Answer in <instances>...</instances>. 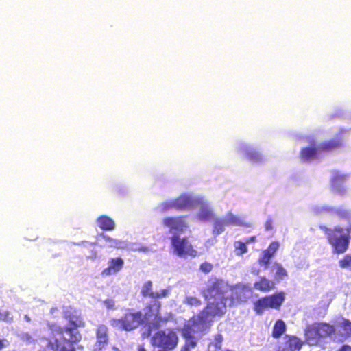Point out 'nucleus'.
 Listing matches in <instances>:
<instances>
[{
  "instance_id": "nucleus-39",
  "label": "nucleus",
  "mask_w": 351,
  "mask_h": 351,
  "mask_svg": "<svg viewBox=\"0 0 351 351\" xmlns=\"http://www.w3.org/2000/svg\"><path fill=\"white\" fill-rule=\"evenodd\" d=\"M339 213V215L343 218H349L350 216V214L348 211H339L338 212Z\"/></svg>"
},
{
  "instance_id": "nucleus-7",
  "label": "nucleus",
  "mask_w": 351,
  "mask_h": 351,
  "mask_svg": "<svg viewBox=\"0 0 351 351\" xmlns=\"http://www.w3.org/2000/svg\"><path fill=\"white\" fill-rule=\"evenodd\" d=\"M226 311L225 300L208 302L204 309L196 316H193L195 324H206L211 322L214 317L223 316Z\"/></svg>"
},
{
  "instance_id": "nucleus-46",
  "label": "nucleus",
  "mask_w": 351,
  "mask_h": 351,
  "mask_svg": "<svg viewBox=\"0 0 351 351\" xmlns=\"http://www.w3.org/2000/svg\"><path fill=\"white\" fill-rule=\"evenodd\" d=\"M165 219H169V220H171V219H177L175 217H167Z\"/></svg>"
},
{
  "instance_id": "nucleus-12",
  "label": "nucleus",
  "mask_w": 351,
  "mask_h": 351,
  "mask_svg": "<svg viewBox=\"0 0 351 351\" xmlns=\"http://www.w3.org/2000/svg\"><path fill=\"white\" fill-rule=\"evenodd\" d=\"M280 247L278 241H272L268 247L263 250L262 256L258 258V263L260 265L267 268Z\"/></svg>"
},
{
  "instance_id": "nucleus-5",
  "label": "nucleus",
  "mask_w": 351,
  "mask_h": 351,
  "mask_svg": "<svg viewBox=\"0 0 351 351\" xmlns=\"http://www.w3.org/2000/svg\"><path fill=\"white\" fill-rule=\"evenodd\" d=\"M321 229L325 234L327 241L332 247L334 254H342L348 250L350 237L349 233L344 232L343 228H328L326 226H321Z\"/></svg>"
},
{
  "instance_id": "nucleus-47",
  "label": "nucleus",
  "mask_w": 351,
  "mask_h": 351,
  "mask_svg": "<svg viewBox=\"0 0 351 351\" xmlns=\"http://www.w3.org/2000/svg\"><path fill=\"white\" fill-rule=\"evenodd\" d=\"M350 232H351V226L347 229V232L349 233Z\"/></svg>"
},
{
  "instance_id": "nucleus-1",
  "label": "nucleus",
  "mask_w": 351,
  "mask_h": 351,
  "mask_svg": "<svg viewBox=\"0 0 351 351\" xmlns=\"http://www.w3.org/2000/svg\"><path fill=\"white\" fill-rule=\"evenodd\" d=\"M63 317L68 322L69 326H61L55 323L48 324V328L53 335H58L60 339H49L47 347L52 351H76L75 345L80 343L82 339V334L78 330L85 326L81 315L72 308H69L63 312Z\"/></svg>"
},
{
  "instance_id": "nucleus-36",
  "label": "nucleus",
  "mask_w": 351,
  "mask_h": 351,
  "mask_svg": "<svg viewBox=\"0 0 351 351\" xmlns=\"http://www.w3.org/2000/svg\"><path fill=\"white\" fill-rule=\"evenodd\" d=\"M102 239H104L106 241H108L109 242L110 245L109 246L110 247H115L117 245V242L116 240H114V239L104 234H101L99 235Z\"/></svg>"
},
{
  "instance_id": "nucleus-11",
  "label": "nucleus",
  "mask_w": 351,
  "mask_h": 351,
  "mask_svg": "<svg viewBox=\"0 0 351 351\" xmlns=\"http://www.w3.org/2000/svg\"><path fill=\"white\" fill-rule=\"evenodd\" d=\"M95 335L96 342L95 344V350L100 351L108 343V327L104 324L99 325L96 329Z\"/></svg>"
},
{
  "instance_id": "nucleus-10",
  "label": "nucleus",
  "mask_w": 351,
  "mask_h": 351,
  "mask_svg": "<svg viewBox=\"0 0 351 351\" xmlns=\"http://www.w3.org/2000/svg\"><path fill=\"white\" fill-rule=\"evenodd\" d=\"M204 292L206 298L226 300L223 296V282L221 280H210Z\"/></svg>"
},
{
  "instance_id": "nucleus-8",
  "label": "nucleus",
  "mask_w": 351,
  "mask_h": 351,
  "mask_svg": "<svg viewBox=\"0 0 351 351\" xmlns=\"http://www.w3.org/2000/svg\"><path fill=\"white\" fill-rule=\"evenodd\" d=\"M179 342L177 332L173 328L160 330L152 337V344L165 350H173Z\"/></svg>"
},
{
  "instance_id": "nucleus-24",
  "label": "nucleus",
  "mask_w": 351,
  "mask_h": 351,
  "mask_svg": "<svg viewBox=\"0 0 351 351\" xmlns=\"http://www.w3.org/2000/svg\"><path fill=\"white\" fill-rule=\"evenodd\" d=\"M287 343L291 351H299L303 346V341L295 336H287Z\"/></svg>"
},
{
  "instance_id": "nucleus-23",
  "label": "nucleus",
  "mask_w": 351,
  "mask_h": 351,
  "mask_svg": "<svg viewBox=\"0 0 351 351\" xmlns=\"http://www.w3.org/2000/svg\"><path fill=\"white\" fill-rule=\"evenodd\" d=\"M191 321L192 323H186L184 324L183 327L181 329V335L183 338H190L191 337L194 336L195 330L193 326H204V324H195L193 322V317L191 318Z\"/></svg>"
},
{
  "instance_id": "nucleus-27",
  "label": "nucleus",
  "mask_w": 351,
  "mask_h": 351,
  "mask_svg": "<svg viewBox=\"0 0 351 351\" xmlns=\"http://www.w3.org/2000/svg\"><path fill=\"white\" fill-rule=\"evenodd\" d=\"M184 339H185V343L181 348L180 351H191V349L197 346V340L195 336Z\"/></svg>"
},
{
  "instance_id": "nucleus-20",
  "label": "nucleus",
  "mask_w": 351,
  "mask_h": 351,
  "mask_svg": "<svg viewBox=\"0 0 351 351\" xmlns=\"http://www.w3.org/2000/svg\"><path fill=\"white\" fill-rule=\"evenodd\" d=\"M346 180L344 175H335L331 180L332 189L335 193L343 194L344 190L341 187V184Z\"/></svg>"
},
{
  "instance_id": "nucleus-22",
  "label": "nucleus",
  "mask_w": 351,
  "mask_h": 351,
  "mask_svg": "<svg viewBox=\"0 0 351 351\" xmlns=\"http://www.w3.org/2000/svg\"><path fill=\"white\" fill-rule=\"evenodd\" d=\"M286 331V324L282 319L276 321L272 330V337L275 339L280 337Z\"/></svg>"
},
{
  "instance_id": "nucleus-13",
  "label": "nucleus",
  "mask_w": 351,
  "mask_h": 351,
  "mask_svg": "<svg viewBox=\"0 0 351 351\" xmlns=\"http://www.w3.org/2000/svg\"><path fill=\"white\" fill-rule=\"evenodd\" d=\"M152 282L146 281L142 287L141 294L143 298H150L155 300L161 299L167 296L169 291L167 289H162L159 292H154L152 291Z\"/></svg>"
},
{
  "instance_id": "nucleus-41",
  "label": "nucleus",
  "mask_w": 351,
  "mask_h": 351,
  "mask_svg": "<svg viewBox=\"0 0 351 351\" xmlns=\"http://www.w3.org/2000/svg\"><path fill=\"white\" fill-rule=\"evenodd\" d=\"M97 219H111L107 215H100L97 217Z\"/></svg>"
},
{
  "instance_id": "nucleus-25",
  "label": "nucleus",
  "mask_w": 351,
  "mask_h": 351,
  "mask_svg": "<svg viewBox=\"0 0 351 351\" xmlns=\"http://www.w3.org/2000/svg\"><path fill=\"white\" fill-rule=\"evenodd\" d=\"M245 157L253 163L259 162L262 160L261 154L252 149H246L245 150Z\"/></svg>"
},
{
  "instance_id": "nucleus-9",
  "label": "nucleus",
  "mask_w": 351,
  "mask_h": 351,
  "mask_svg": "<svg viewBox=\"0 0 351 351\" xmlns=\"http://www.w3.org/2000/svg\"><path fill=\"white\" fill-rule=\"evenodd\" d=\"M335 332L336 328L333 325L326 322H317L306 326L305 335L308 340L318 341L321 338L330 337Z\"/></svg>"
},
{
  "instance_id": "nucleus-30",
  "label": "nucleus",
  "mask_w": 351,
  "mask_h": 351,
  "mask_svg": "<svg viewBox=\"0 0 351 351\" xmlns=\"http://www.w3.org/2000/svg\"><path fill=\"white\" fill-rule=\"evenodd\" d=\"M99 226L104 230H112L115 227L114 221H99Z\"/></svg>"
},
{
  "instance_id": "nucleus-26",
  "label": "nucleus",
  "mask_w": 351,
  "mask_h": 351,
  "mask_svg": "<svg viewBox=\"0 0 351 351\" xmlns=\"http://www.w3.org/2000/svg\"><path fill=\"white\" fill-rule=\"evenodd\" d=\"M223 337L221 334H217L214 336V341L209 343L207 351H219L221 348Z\"/></svg>"
},
{
  "instance_id": "nucleus-18",
  "label": "nucleus",
  "mask_w": 351,
  "mask_h": 351,
  "mask_svg": "<svg viewBox=\"0 0 351 351\" xmlns=\"http://www.w3.org/2000/svg\"><path fill=\"white\" fill-rule=\"evenodd\" d=\"M318 153H320L318 150V147H304L301 149L300 152V158L302 162H309L315 159L317 156Z\"/></svg>"
},
{
  "instance_id": "nucleus-4",
  "label": "nucleus",
  "mask_w": 351,
  "mask_h": 351,
  "mask_svg": "<svg viewBox=\"0 0 351 351\" xmlns=\"http://www.w3.org/2000/svg\"><path fill=\"white\" fill-rule=\"evenodd\" d=\"M175 210L188 211L199 208L201 219H214L215 215L209 204L200 198H193L186 195H181L174 199Z\"/></svg>"
},
{
  "instance_id": "nucleus-31",
  "label": "nucleus",
  "mask_w": 351,
  "mask_h": 351,
  "mask_svg": "<svg viewBox=\"0 0 351 351\" xmlns=\"http://www.w3.org/2000/svg\"><path fill=\"white\" fill-rule=\"evenodd\" d=\"M160 211L166 212L170 210H175L174 199L170 202H165L160 206Z\"/></svg>"
},
{
  "instance_id": "nucleus-16",
  "label": "nucleus",
  "mask_w": 351,
  "mask_h": 351,
  "mask_svg": "<svg viewBox=\"0 0 351 351\" xmlns=\"http://www.w3.org/2000/svg\"><path fill=\"white\" fill-rule=\"evenodd\" d=\"M253 287L260 292L268 293L275 289V282L265 276H261L258 280L254 283Z\"/></svg>"
},
{
  "instance_id": "nucleus-42",
  "label": "nucleus",
  "mask_w": 351,
  "mask_h": 351,
  "mask_svg": "<svg viewBox=\"0 0 351 351\" xmlns=\"http://www.w3.org/2000/svg\"><path fill=\"white\" fill-rule=\"evenodd\" d=\"M5 347V345L4 343V341L0 339V350L3 349Z\"/></svg>"
},
{
  "instance_id": "nucleus-21",
  "label": "nucleus",
  "mask_w": 351,
  "mask_h": 351,
  "mask_svg": "<svg viewBox=\"0 0 351 351\" xmlns=\"http://www.w3.org/2000/svg\"><path fill=\"white\" fill-rule=\"evenodd\" d=\"M267 308H270L267 299L265 298V296L256 300L254 302L253 309L257 315H262Z\"/></svg>"
},
{
  "instance_id": "nucleus-38",
  "label": "nucleus",
  "mask_w": 351,
  "mask_h": 351,
  "mask_svg": "<svg viewBox=\"0 0 351 351\" xmlns=\"http://www.w3.org/2000/svg\"><path fill=\"white\" fill-rule=\"evenodd\" d=\"M337 351H351V346L349 345H343Z\"/></svg>"
},
{
  "instance_id": "nucleus-35",
  "label": "nucleus",
  "mask_w": 351,
  "mask_h": 351,
  "mask_svg": "<svg viewBox=\"0 0 351 351\" xmlns=\"http://www.w3.org/2000/svg\"><path fill=\"white\" fill-rule=\"evenodd\" d=\"M200 269L203 272L207 274V273H209L210 271H211V270L213 269V265L210 263L204 262V263L201 264Z\"/></svg>"
},
{
  "instance_id": "nucleus-29",
  "label": "nucleus",
  "mask_w": 351,
  "mask_h": 351,
  "mask_svg": "<svg viewBox=\"0 0 351 351\" xmlns=\"http://www.w3.org/2000/svg\"><path fill=\"white\" fill-rule=\"evenodd\" d=\"M235 253L238 256L243 255L247 252V247L245 243L237 241L234 243Z\"/></svg>"
},
{
  "instance_id": "nucleus-3",
  "label": "nucleus",
  "mask_w": 351,
  "mask_h": 351,
  "mask_svg": "<svg viewBox=\"0 0 351 351\" xmlns=\"http://www.w3.org/2000/svg\"><path fill=\"white\" fill-rule=\"evenodd\" d=\"M161 302L157 300L145 305L143 313L141 311L143 324L147 327V331L142 335L143 337H150L153 330L160 328L169 321L168 317L161 315Z\"/></svg>"
},
{
  "instance_id": "nucleus-28",
  "label": "nucleus",
  "mask_w": 351,
  "mask_h": 351,
  "mask_svg": "<svg viewBox=\"0 0 351 351\" xmlns=\"http://www.w3.org/2000/svg\"><path fill=\"white\" fill-rule=\"evenodd\" d=\"M339 266L341 269L351 271V254L344 255L339 261Z\"/></svg>"
},
{
  "instance_id": "nucleus-48",
  "label": "nucleus",
  "mask_w": 351,
  "mask_h": 351,
  "mask_svg": "<svg viewBox=\"0 0 351 351\" xmlns=\"http://www.w3.org/2000/svg\"><path fill=\"white\" fill-rule=\"evenodd\" d=\"M230 219L234 220V219H237L235 217H233Z\"/></svg>"
},
{
  "instance_id": "nucleus-6",
  "label": "nucleus",
  "mask_w": 351,
  "mask_h": 351,
  "mask_svg": "<svg viewBox=\"0 0 351 351\" xmlns=\"http://www.w3.org/2000/svg\"><path fill=\"white\" fill-rule=\"evenodd\" d=\"M111 326L121 330L130 332L143 326L141 311L128 308L120 318H112L110 321Z\"/></svg>"
},
{
  "instance_id": "nucleus-40",
  "label": "nucleus",
  "mask_w": 351,
  "mask_h": 351,
  "mask_svg": "<svg viewBox=\"0 0 351 351\" xmlns=\"http://www.w3.org/2000/svg\"><path fill=\"white\" fill-rule=\"evenodd\" d=\"M255 240H256V237L255 236L250 237H249V238H247L246 239L245 243L247 245V243H250L255 241Z\"/></svg>"
},
{
  "instance_id": "nucleus-14",
  "label": "nucleus",
  "mask_w": 351,
  "mask_h": 351,
  "mask_svg": "<svg viewBox=\"0 0 351 351\" xmlns=\"http://www.w3.org/2000/svg\"><path fill=\"white\" fill-rule=\"evenodd\" d=\"M124 265L123 260L120 258H110L108 261V267L103 269L101 272V275L103 277L108 276L119 272Z\"/></svg>"
},
{
  "instance_id": "nucleus-2",
  "label": "nucleus",
  "mask_w": 351,
  "mask_h": 351,
  "mask_svg": "<svg viewBox=\"0 0 351 351\" xmlns=\"http://www.w3.org/2000/svg\"><path fill=\"white\" fill-rule=\"evenodd\" d=\"M165 225L169 228V232L172 234L170 238L171 246L176 255L182 258L197 256V251L194 249L188 237L180 236L189 230L184 221H165Z\"/></svg>"
},
{
  "instance_id": "nucleus-17",
  "label": "nucleus",
  "mask_w": 351,
  "mask_h": 351,
  "mask_svg": "<svg viewBox=\"0 0 351 351\" xmlns=\"http://www.w3.org/2000/svg\"><path fill=\"white\" fill-rule=\"evenodd\" d=\"M267 299L269 308L275 310H280L285 300V293L283 291L275 292L271 295H265Z\"/></svg>"
},
{
  "instance_id": "nucleus-37",
  "label": "nucleus",
  "mask_w": 351,
  "mask_h": 351,
  "mask_svg": "<svg viewBox=\"0 0 351 351\" xmlns=\"http://www.w3.org/2000/svg\"><path fill=\"white\" fill-rule=\"evenodd\" d=\"M103 302L108 309L112 310L114 308L115 303L114 300L111 298H108L106 299Z\"/></svg>"
},
{
  "instance_id": "nucleus-33",
  "label": "nucleus",
  "mask_w": 351,
  "mask_h": 351,
  "mask_svg": "<svg viewBox=\"0 0 351 351\" xmlns=\"http://www.w3.org/2000/svg\"><path fill=\"white\" fill-rule=\"evenodd\" d=\"M341 327L345 331L346 335H351V322L348 319H344L341 323Z\"/></svg>"
},
{
  "instance_id": "nucleus-15",
  "label": "nucleus",
  "mask_w": 351,
  "mask_h": 351,
  "mask_svg": "<svg viewBox=\"0 0 351 351\" xmlns=\"http://www.w3.org/2000/svg\"><path fill=\"white\" fill-rule=\"evenodd\" d=\"M342 145V138L341 137H335L321 143L318 146V150L319 152H331L339 149Z\"/></svg>"
},
{
  "instance_id": "nucleus-45",
  "label": "nucleus",
  "mask_w": 351,
  "mask_h": 351,
  "mask_svg": "<svg viewBox=\"0 0 351 351\" xmlns=\"http://www.w3.org/2000/svg\"><path fill=\"white\" fill-rule=\"evenodd\" d=\"M138 351H146V350L144 348L141 347V348H139Z\"/></svg>"
},
{
  "instance_id": "nucleus-32",
  "label": "nucleus",
  "mask_w": 351,
  "mask_h": 351,
  "mask_svg": "<svg viewBox=\"0 0 351 351\" xmlns=\"http://www.w3.org/2000/svg\"><path fill=\"white\" fill-rule=\"evenodd\" d=\"M13 317L11 316L10 313L8 311L3 312L0 311V322H12Z\"/></svg>"
},
{
  "instance_id": "nucleus-44",
  "label": "nucleus",
  "mask_w": 351,
  "mask_h": 351,
  "mask_svg": "<svg viewBox=\"0 0 351 351\" xmlns=\"http://www.w3.org/2000/svg\"><path fill=\"white\" fill-rule=\"evenodd\" d=\"M266 228H267V229L271 228V227L270 224H269L268 222H267V223H266Z\"/></svg>"
},
{
  "instance_id": "nucleus-51",
  "label": "nucleus",
  "mask_w": 351,
  "mask_h": 351,
  "mask_svg": "<svg viewBox=\"0 0 351 351\" xmlns=\"http://www.w3.org/2000/svg\"><path fill=\"white\" fill-rule=\"evenodd\" d=\"M158 351H168V350H164V349H162V350H158Z\"/></svg>"
},
{
  "instance_id": "nucleus-50",
  "label": "nucleus",
  "mask_w": 351,
  "mask_h": 351,
  "mask_svg": "<svg viewBox=\"0 0 351 351\" xmlns=\"http://www.w3.org/2000/svg\"><path fill=\"white\" fill-rule=\"evenodd\" d=\"M221 231H222V230H221L220 231L219 230V231H217V234H219Z\"/></svg>"
},
{
  "instance_id": "nucleus-49",
  "label": "nucleus",
  "mask_w": 351,
  "mask_h": 351,
  "mask_svg": "<svg viewBox=\"0 0 351 351\" xmlns=\"http://www.w3.org/2000/svg\"><path fill=\"white\" fill-rule=\"evenodd\" d=\"M78 348H79V349H82V348H83V346H78Z\"/></svg>"
},
{
  "instance_id": "nucleus-43",
  "label": "nucleus",
  "mask_w": 351,
  "mask_h": 351,
  "mask_svg": "<svg viewBox=\"0 0 351 351\" xmlns=\"http://www.w3.org/2000/svg\"><path fill=\"white\" fill-rule=\"evenodd\" d=\"M25 319L27 322H29L31 321V319H30V317H29L28 315H25Z\"/></svg>"
},
{
  "instance_id": "nucleus-34",
  "label": "nucleus",
  "mask_w": 351,
  "mask_h": 351,
  "mask_svg": "<svg viewBox=\"0 0 351 351\" xmlns=\"http://www.w3.org/2000/svg\"><path fill=\"white\" fill-rule=\"evenodd\" d=\"M186 302L188 304H189L191 306H199L202 304L201 301L195 297L187 298Z\"/></svg>"
},
{
  "instance_id": "nucleus-19",
  "label": "nucleus",
  "mask_w": 351,
  "mask_h": 351,
  "mask_svg": "<svg viewBox=\"0 0 351 351\" xmlns=\"http://www.w3.org/2000/svg\"><path fill=\"white\" fill-rule=\"evenodd\" d=\"M273 269L276 270L274 275V278L277 282L283 280L288 276L287 270L280 263L274 262L273 265Z\"/></svg>"
}]
</instances>
